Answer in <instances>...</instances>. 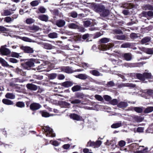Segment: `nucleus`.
Wrapping results in <instances>:
<instances>
[{
  "mask_svg": "<svg viewBox=\"0 0 153 153\" xmlns=\"http://www.w3.org/2000/svg\"><path fill=\"white\" fill-rule=\"evenodd\" d=\"M35 61V60L34 59H30L28 61L22 64V67L25 69L29 70L30 67L34 66Z\"/></svg>",
  "mask_w": 153,
  "mask_h": 153,
  "instance_id": "nucleus-1",
  "label": "nucleus"
},
{
  "mask_svg": "<svg viewBox=\"0 0 153 153\" xmlns=\"http://www.w3.org/2000/svg\"><path fill=\"white\" fill-rule=\"evenodd\" d=\"M38 44L40 45L43 48L47 50H51L54 48V46L48 43L44 42H38Z\"/></svg>",
  "mask_w": 153,
  "mask_h": 153,
  "instance_id": "nucleus-2",
  "label": "nucleus"
},
{
  "mask_svg": "<svg viewBox=\"0 0 153 153\" xmlns=\"http://www.w3.org/2000/svg\"><path fill=\"white\" fill-rule=\"evenodd\" d=\"M46 136L49 137H55V134L53 133L52 129L48 126H46L44 128Z\"/></svg>",
  "mask_w": 153,
  "mask_h": 153,
  "instance_id": "nucleus-3",
  "label": "nucleus"
},
{
  "mask_svg": "<svg viewBox=\"0 0 153 153\" xmlns=\"http://www.w3.org/2000/svg\"><path fill=\"white\" fill-rule=\"evenodd\" d=\"M113 47V44L109 43L106 45L104 44H102L99 45L98 48L100 50L105 51L107 50H109Z\"/></svg>",
  "mask_w": 153,
  "mask_h": 153,
  "instance_id": "nucleus-4",
  "label": "nucleus"
},
{
  "mask_svg": "<svg viewBox=\"0 0 153 153\" xmlns=\"http://www.w3.org/2000/svg\"><path fill=\"white\" fill-rule=\"evenodd\" d=\"M105 6L102 4H96L93 7V10L96 12L97 13H100L102 11L104 10Z\"/></svg>",
  "mask_w": 153,
  "mask_h": 153,
  "instance_id": "nucleus-5",
  "label": "nucleus"
},
{
  "mask_svg": "<svg viewBox=\"0 0 153 153\" xmlns=\"http://www.w3.org/2000/svg\"><path fill=\"white\" fill-rule=\"evenodd\" d=\"M21 49L25 53H32L33 52V50L32 48L28 46L21 45L20 47Z\"/></svg>",
  "mask_w": 153,
  "mask_h": 153,
  "instance_id": "nucleus-6",
  "label": "nucleus"
},
{
  "mask_svg": "<svg viewBox=\"0 0 153 153\" xmlns=\"http://www.w3.org/2000/svg\"><path fill=\"white\" fill-rule=\"evenodd\" d=\"M5 47H7V45H5L1 47L0 49V52L3 55H7L10 53V51L8 49L5 48Z\"/></svg>",
  "mask_w": 153,
  "mask_h": 153,
  "instance_id": "nucleus-7",
  "label": "nucleus"
},
{
  "mask_svg": "<svg viewBox=\"0 0 153 153\" xmlns=\"http://www.w3.org/2000/svg\"><path fill=\"white\" fill-rule=\"evenodd\" d=\"M22 65L21 68H16L15 72L19 75L24 76L26 74V72L24 71L23 70L25 69L23 67L22 64Z\"/></svg>",
  "mask_w": 153,
  "mask_h": 153,
  "instance_id": "nucleus-8",
  "label": "nucleus"
},
{
  "mask_svg": "<svg viewBox=\"0 0 153 153\" xmlns=\"http://www.w3.org/2000/svg\"><path fill=\"white\" fill-rule=\"evenodd\" d=\"M41 107V105L39 103H33L31 104L30 106V109L32 110L39 109Z\"/></svg>",
  "mask_w": 153,
  "mask_h": 153,
  "instance_id": "nucleus-9",
  "label": "nucleus"
},
{
  "mask_svg": "<svg viewBox=\"0 0 153 153\" xmlns=\"http://www.w3.org/2000/svg\"><path fill=\"white\" fill-rule=\"evenodd\" d=\"M61 70L62 71L67 73H71L74 72L71 68L68 66L63 67L61 68Z\"/></svg>",
  "mask_w": 153,
  "mask_h": 153,
  "instance_id": "nucleus-10",
  "label": "nucleus"
},
{
  "mask_svg": "<svg viewBox=\"0 0 153 153\" xmlns=\"http://www.w3.org/2000/svg\"><path fill=\"white\" fill-rule=\"evenodd\" d=\"M65 21L62 19H59L56 22V25L59 27H61L65 25Z\"/></svg>",
  "mask_w": 153,
  "mask_h": 153,
  "instance_id": "nucleus-11",
  "label": "nucleus"
},
{
  "mask_svg": "<svg viewBox=\"0 0 153 153\" xmlns=\"http://www.w3.org/2000/svg\"><path fill=\"white\" fill-rule=\"evenodd\" d=\"M27 87L28 89L33 91H36L38 88L36 85L31 84H27Z\"/></svg>",
  "mask_w": 153,
  "mask_h": 153,
  "instance_id": "nucleus-12",
  "label": "nucleus"
},
{
  "mask_svg": "<svg viewBox=\"0 0 153 153\" xmlns=\"http://www.w3.org/2000/svg\"><path fill=\"white\" fill-rule=\"evenodd\" d=\"M143 16L146 17H147V16L153 17V12L152 11H148V12L144 11L143 12Z\"/></svg>",
  "mask_w": 153,
  "mask_h": 153,
  "instance_id": "nucleus-13",
  "label": "nucleus"
},
{
  "mask_svg": "<svg viewBox=\"0 0 153 153\" xmlns=\"http://www.w3.org/2000/svg\"><path fill=\"white\" fill-rule=\"evenodd\" d=\"M69 101L72 104H79L81 102V101L78 99H74L72 97L69 100Z\"/></svg>",
  "mask_w": 153,
  "mask_h": 153,
  "instance_id": "nucleus-14",
  "label": "nucleus"
},
{
  "mask_svg": "<svg viewBox=\"0 0 153 153\" xmlns=\"http://www.w3.org/2000/svg\"><path fill=\"white\" fill-rule=\"evenodd\" d=\"M73 85L72 82L70 81H66L62 83V85L65 88H68L71 86Z\"/></svg>",
  "mask_w": 153,
  "mask_h": 153,
  "instance_id": "nucleus-15",
  "label": "nucleus"
},
{
  "mask_svg": "<svg viewBox=\"0 0 153 153\" xmlns=\"http://www.w3.org/2000/svg\"><path fill=\"white\" fill-rule=\"evenodd\" d=\"M0 63L2 64V65L4 66L10 67L11 68H13L12 66L9 65L4 59L2 58H0Z\"/></svg>",
  "mask_w": 153,
  "mask_h": 153,
  "instance_id": "nucleus-16",
  "label": "nucleus"
},
{
  "mask_svg": "<svg viewBox=\"0 0 153 153\" xmlns=\"http://www.w3.org/2000/svg\"><path fill=\"white\" fill-rule=\"evenodd\" d=\"M122 126V123L121 121H119L118 122L114 123L112 124L111 127L112 128H118Z\"/></svg>",
  "mask_w": 153,
  "mask_h": 153,
  "instance_id": "nucleus-17",
  "label": "nucleus"
},
{
  "mask_svg": "<svg viewBox=\"0 0 153 153\" xmlns=\"http://www.w3.org/2000/svg\"><path fill=\"white\" fill-rule=\"evenodd\" d=\"M142 51L148 54H153V51L151 48H143L142 49Z\"/></svg>",
  "mask_w": 153,
  "mask_h": 153,
  "instance_id": "nucleus-18",
  "label": "nucleus"
},
{
  "mask_svg": "<svg viewBox=\"0 0 153 153\" xmlns=\"http://www.w3.org/2000/svg\"><path fill=\"white\" fill-rule=\"evenodd\" d=\"M12 13L9 9L4 10L2 13V15L4 16H8L11 15Z\"/></svg>",
  "mask_w": 153,
  "mask_h": 153,
  "instance_id": "nucleus-19",
  "label": "nucleus"
},
{
  "mask_svg": "<svg viewBox=\"0 0 153 153\" xmlns=\"http://www.w3.org/2000/svg\"><path fill=\"white\" fill-rule=\"evenodd\" d=\"M48 37L51 39H55L58 37V34L56 32L51 33L48 35Z\"/></svg>",
  "mask_w": 153,
  "mask_h": 153,
  "instance_id": "nucleus-20",
  "label": "nucleus"
},
{
  "mask_svg": "<svg viewBox=\"0 0 153 153\" xmlns=\"http://www.w3.org/2000/svg\"><path fill=\"white\" fill-rule=\"evenodd\" d=\"M2 102L4 104L7 105H13V102L7 99H3Z\"/></svg>",
  "mask_w": 153,
  "mask_h": 153,
  "instance_id": "nucleus-21",
  "label": "nucleus"
},
{
  "mask_svg": "<svg viewBox=\"0 0 153 153\" xmlns=\"http://www.w3.org/2000/svg\"><path fill=\"white\" fill-rule=\"evenodd\" d=\"M128 106L127 102H120L118 105L117 106L120 108H125Z\"/></svg>",
  "mask_w": 153,
  "mask_h": 153,
  "instance_id": "nucleus-22",
  "label": "nucleus"
},
{
  "mask_svg": "<svg viewBox=\"0 0 153 153\" xmlns=\"http://www.w3.org/2000/svg\"><path fill=\"white\" fill-rule=\"evenodd\" d=\"M46 10V9L44 7L41 6L39 7L38 10H37L36 12L37 13L39 12L41 13H44L45 12Z\"/></svg>",
  "mask_w": 153,
  "mask_h": 153,
  "instance_id": "nucleus-23",
  "label": "nucleus"
},
{
  "mask_svg": "<svg viewBox=\"0 0 153 153\" xmlns=\"http://www.w3.org/2000/svg\"><path fill=\"white\" fill-rule=\"evenodd\" d=\"M90 72L91 74L95 76H99L102 75L98 71L96 70H92L90 71Z\"/></svg>",
  "mask_w": 153,
  "mask_h": 153,
  "instance_id": "nucleus-24",
  "label": "nucleus"
},
{
  "mask_svg": "<svg viewBox=\"0 0 153 153\" xmlns=\"http://www.w3.org/2000/svg\"><path fill=\"white\" fill-rule=\"evenodd\" d=\"M5 97L8 99H14L15 97V95L13 93H7L5 95Z\"/></svg>",
  "mask_w": 153,
  "mask_h": 153,
  "instance_id": "nucleus-25",
  "label": "nucleus"
},
{
  "mask_svg": "<svg viewBox=\"0 0 153 153\" xmlns=\"http://www.w3.org/2000/svg\"><path fill=\"white\" fill-rule=\"evenodd\" d=\"M125 76H124L120 74L119 75V76H120V77H121L122 79H123L124 80L127 79H126V78L125 77L126 76H127L128 77L129 76L130 77L132 78V79H133V77L134 76L133 74H125Z\"/></svg>",
  "mask_w": 153,
  "mask_h": 153,
  "instance_id": "nucleus-26",
  "label": "nucleus"
},
{
  "mask_svg": "<svg viewBox=\"0 0 153 153\" xmlns=\"http://www.w3.org/2000/svg\"><path fill=\"white\" fill-rule=\"evenodd\" d=\"M124 59L127 61L130 60L131 59V54L130 53H126L124 55Z\"/></svg>",
  "mask_w": 153,
  "mask_h": 153,
  "instance_id": "nucleus-27",
  "label": "nucleus"
},
{
  "mask_svg": "<svg viewBox=\"0 0 153 153\" xmlns=\"http://www.w3.org/2000/svg\"><path fill=\"white\" fill-rule=\"evenodd\" d=\"M39 19L42 21H47L48 19V17L46 15H42L39 16Z\"/></svg>",
  "mask_w": 153,
  "mask_h": 153,
  "instance_id": "nucleus-28",
  "label": "nucleus"
},
{
  "mask_svg": "<svg viewBox=\"0 0 153 153\" xmlns=\"http://www.w3.org/2000/svg\"><path fill=\"white\" fill-rule=\"evenodd\" d=\"M70 117L74 120H80V116L76 114H71L70 116Z\"/></svg>",
  "mask_w": 153,
  "mask_h": 153,
  "instance_id": "nucleus-29",
  "label": "nucleus"
},
{
  "mask_svg": "<svg viewBox=\"0 0 153 153\" xmlns=\"http://www.w3.org/2000/svg\"><path fill=\"white\" fill-rule=\"evenodd\" d=\"M88 76L87 75L85 74H81L77 75V77L82 79H85L88 78Z\"/></svg>",
  "mask_w": 153,
  "mask_h": 153,
  "instance_id": "nucleus-30",
  "label": "nucleus"
},
{
  "mask_svg": "<svg viewBox=\"0 0 153 153\" xmlns=\"http://www.w3.org/2000/svg\"><path fill=\"white\" fill-rule=\"evenodd\" d=\"M151 40V38L149 37H145L143 38L141 40V42L142 44H145L149 42Z\"/></svg>",
  "mask_w": 153,
  "mask_h": 153,
  "instance_id": "nucleus-31",
  "label": "nucleus"
},
{
  "mask_svg": "<svg viewBox=\"0 0 153 153\" xmlns=\"http://www.w3.org/2000/svg\"><path fill=\"white\" fill-rule=\"evenodd\" d=\"M40 3V0H35L31 1L30 4L33 7H35L37 6Z\"/></svg>",
  "mask_w": 153,
  "mask_h": 153,
  "instance_id": "nucleus-32",
  "label": "nucleus"
},
{
  "mask_svg": "<svg viewBox=\"0 0 153 153\" xmlns=\"http://www.w3.org/2000/svg\"><path fill=\"white\" fill-rule=\"evenodd\" d=\"M153 111V107H149L146 108L144 112L148 113L152 112Z\"/></svg>",
  "mask_w": 153,
  "mask_h": 153,
  "instance_id": "nucleus-33",
  "label": "nucleus"
},
{
  "mask_svg": "<svg viewBox=\"0 0 153 153\" xmlns=\"http://www.w3.org/2000/svg\"><path fill=\"white\" fill-rule=\"evenodd\" d=\"M57 76V74L56 73H52L49 74L48 77L50 79H53L56 78Z\"/></svg>",
  "mask_w": 153,
  "mask_h": 153,
  "instance_id": "nucleus-34",
  "label": "nucleus"
},
{
  "mask_svg": "<svg viewBox=\"0 0 153 153\" xmlns=\"http://www.w3.org/2000/svg\"><path fill=\"white\" fill-rule=\"evenodd\" d=\"M118 40H125L126 36L124 35H118L115 37Z\"/></svg>",
  "mask_w": 153,
  "mask_h": 153,
  "instance_id": "nucleus-35",
  "label": "nucleus"
},
{
  "mask_svg": "<svg viewBox=\"0 0 153 153\" xmlns=\"http://www.w3.org/2000/svg\"><path fill=\"white\" fill-rule=\"evenodd\" d=\"M95 142H92L91 140H90L89 142L87 143V147H93L94 148H95Z\"/></svg>",
  "mask_w": 153,
  "mask_h": 153,
  "instance_id": "nucleus-36",
  "label": "nucleus"
},
{
  "mask_svg": "<svg viewBox=\"0 0 153 153\" xmlns=\"http://www.w3.org/2000/svg\"><path fill=\"white\" fill-rule=\"evenodd\" d=\"M35 20L31 18L27 19L26 20V23L29 25L35 22Z\"/></svg>",
  "mask_w": 153,
  "mask_h": 153,
  "instance_id": "nucleus-37",
  "label": "nucleus"
},
{
  "mask_svg": "<svg viewBox=\"0 0 153 153\" xmlns=\"http://www.w3.org/2000/svg\"><path fill=\"white\" fill-rule=\"evenodd\" d=\"M4 21L8 23H10L11 22L13 21V19H12L11 17L9 16H7L5 17L4 19Z\"/></svg>",
  "mask_w": 153,
  "mask_h": 153,
  "instance_id": "nucleus-38",
  "label": "nucleus"
},
{
  "mask_svg": "<svg viewBox=\"0 0 153 153\" xmlns=\"http://www.w3.org/2000/svg\"><path fill=\"white\" fill-rule=\"evenodd\" d=\"M68 27L70 28L76 29L78 27V26L74 23L69 24L68 25Z\"/></svg>",
  "mask_w": 153,
  "mask_h": 153,
  "instance_id": "nucleus-39",
  "label": "nucleus"
},
{
  "mask_svg": "<svg viewBox=\"0 0 153 153\" xmlns=\"http://www.w3.org/2000/svg\"><path fill=\"white\" fill-rule=\"evenodd\" d=\"M39 29V27L36 25H33L30 27V30L34 31H38Z\"/></svg>",
  "mask_w": 153,
  "mask_h": 153,
  "instance_id": "nucleus-40",
  "label": "nucleus"
},
{
  "mask_svg": "<svg viewBox=\"0 0 153 153\" xmlns=\"http://www.w3.org/2000/svg\"><path fill=\"white\" fill-rule=\"evenodd\" d=\"M81 88V87L79 85H76L73 87L72 88V90L74 92L76 91H79Z\"/></svg>",
  "mask_w": 153,
  "mask_h": 153,
  "instance_id": "nucleus-41",
  "label": "nucleus"
},
{
  "mask_svg": "<svg viewBox=\"0 0 153 153\" xmlns=\"http://www.w3.org/2000/svg\"><path fill=\"white\" fill-rule=\"evenodd\" d=\"M102 13L101 15H102V16L105 17L107 16L109 13V11L108 10L105 9H104V11H102Z\"/></svg>",
  "mask_w": 153,
  "mask_h": 153,
  "instance_id": "nucleus-42",
  "label": "nucleus"
},
{
  "mask_svg": "<svg viewBox=\"0 0 153 153\" xmlns=\"http://www.w3.org/2000/svg\"><path fill=\"white\" fill-rule=\"evenodd\" d=\"M94 97L98 101H102L103 100V98L100 95L96 94L95 95Z\"/></svg>",
  "mask_w": 153,
  "mask_h": 153,
  "instance_id": "nucleus-43",
  "label": "nucleus"
},
{
  "mask_svg": "<svg viewBox=\"0 0 153 153\" xmlns=\"http://www.w3.org/2000/svg\"><path fill=\"white\" fill-rule=\"evenodd\" d=\"M143 76L144 77V80L145 78L150 79L151 77V73H145L143 74Z\"/></svg>",
  "mask_w": 153,
  "mask_h": 153,
  "instance_id": "nucleus-44",
  "label": "nucleus"
},
{
  "mask_svg": "<svg viewBox=\"0 0 153 153\" xmlns=\"http://www.w3.org/2000/svg\"><path fill=\"white\" fill-rule=\"evenodd\" d=\"M137 77L139 79L142 80H144V77L143 74H137L136 75Z\"/></svg>",
  "mask_w": 153,
  "mask_h": 153,
  "instance_id": "nucleus-45",
  "label": "nucleus"
},
{
  "mask_svg": "<svg viewBox=\"0 0 153 153\" xmlns=\"http://www.w3.org/2000/svg\"><path fill=\"white\" fill-rule=\"evenodd\" d=\"M16 105L18 107L20 108H22L25 106V104L24 102H19L16 103Z\"/></svg>",
  "mask_w": 153,
  "mask_h": 153,
  "instance_id": "nucleus-46",
  "label": "nucleus"
},
{
  "mask_svg": "<svg viewBox=\"0 0 153 153\" xmlns=\"http://www.w3.org/2000/svg\"><path fill=\"white\" fill-rule=\"evenodd\" d=\"M143 119L140 117L135 116L134 117V120L137 121V122H140L142 121Z\"/></svg>",
  "mask_w": 153,
  "mask_h": 153,
  "instance_id": "nucleus-47",
  "label": "nucleus"
},
{
  "mask_svg": "<svg viewBox=\"0 0 153 153\" xmlns=\"http://www.w3.org/2000/svg\"><path fill=\"white\" fill-rule=\"evenodd\" d=\"M143 109L141 107H134V111L138 113H141L143 111Z\"/></svg>",
  "mask_w": 153,
  "mask_h": 153,
  "instance_id": "nucleus-48",
  "label": "nucleus"
},
{
  "mask_svg": "<svg viewBox=\"0 0 153 153\" xmlns=\"http://www.w3.org/2000/svg\"><path fill=\"white\" fill-rule=\"evenodd\" d=\"M109 41V39L106 38H103L100 40V42L102 43H106Z\"/></svg>",
  "mask_w": 153,
  "mask_h": 153,
  "instance_id": "nucleus-49",
  "label": "nucleus"
},
{
  "mask_svg": "<svg viewBox=\"0 0 153 153\" xmlns=\"http://www.w3.org/2000/svg\"><path fill=\"white\" fill-rule=\"evenodd\" d=\"M131 46V44L128 42L125 43L123 44L121 47L123 48H128L129 47Z\"/></svg>",
  "mask_w": 153,
  "mask_h": 153,
  "instance_id": "nucleus-50",
  "label": "nucleus"
},
{
  "mask_svg": "<svg viewBox=\"0 0 153 153\" xmlns=\"http://www.w3.org/2000/svg\"><path fill=\"white\" fill-rule=\"evenodd\" d=\"M47 67V65L45 64H42L39 66L37 68V70H40L42 69L43 68H46Z\"/></svg>",
  "mask_w": 153,
  "mask_h": 153,
  "instance_id": "nucleus-51",
  "label": "nucleus"
},
{
  "mask_svg": "<svg viewBox=\"0 0 153 153\" xmlns=\"http://www.w3.org/2000/svg\"><path fill=\"white\" fill-rule=\"evenodd\" d=\"M110 103L113 105H116L118 103V101L116 99H114L110 101Z\"/></svg>",
  "mask_w": 153,
  "mask_h": 153,
  "instance_id": "nucleus-52",
  "label": "nucleus"
},
{
  "mask_svg": "<svg viewBox=\"0 0 153 153\" xmlns=\"http://www.w3.org/2000/svg\"><path fill=\"white\" fill-rule=\"evenodd\" d=\"M33 77L35 79H36L39 80H41L43 79V76L41 75H33Z\"/></svg>",
  "mask_w": 153,
  "mask_h": 153,
  "instance_id": "nucleus-53",
  "label": "nucleus"
},
{
  "mask_svg": "<svg viewBox=\"0 0 153 153\" xmlns=\"http://www.w3.org/2000/svg\"><path fill=\"white\" fill-rule=\"evenodd\" d=\"M103 98L106 101H110L111 100V97L109 96L105 95L103 96Z\"/></svg>",
  "mask_w": 153,
  "mask_h": 153,
  "instance_id": "nucleus-54",
  "label": "nucleus"
},
{
  "mask_svg": "<svg viewBox=\"0 0 153 153\" xmlns=\"http://www.w3.org/2000/svg\"><path fill=\"white\" fill-rule=\"evenodd\" d=\"M62 104L66 108H69L70 107V104L65 101L62 102Z\"/></svg>",
  "mask_w": 153,
  "mask_h": 153,
  "instance_id": "nucleus-55",
  "label": "nucleus"
},
{
  "mask_svg": "<svg viewBox=\"0 0 153 153\" xmlns=\"http://www.w3.org/2000/svg\"><path fill=\"white\" fill-rule=\"evenodd\" d=\"M145 10H153V7L151 5H146L145 7Z\"/></svg>",
  "mask_w": 153,
  "mask_h": 153,
  "instance_id": "nucleus-56",
  "label": "nucleus"
},
{
  "mask_svg": "<svg viewBox=\"0 0 153 153\" xmlns=\"http://www.w3.org/2000/svg\"><path fill=\"white\" fill-rule=\"evenodd\" d=\"M70 16L73 18H75L77 17V14L76 12L73 11L70 13Z\"/></svg>",
  "mask_w": 153,
  "mask_h": 153,
  "instance_id": "nucleus-57",
  "label": "nucleus"
},
{
  "mask_svg": "<svg viewBox=\"0 0 153 153\" xmlns=\"http://www.w3.org/2000/svg\"><path fill=\"white\" fill-rule=\"evenodd\" d=\"M42 117H48L50 116L49 114L48 113L44 111L42 112Z\"/></svg>",
  "mask_w": 153,
  "mask_h": 153,
  "instance_id": "nucleus-58",
  "label": "nucleus"
},
{
  "mask_svg": "<svg viewBox=\"0 0 153 153\" xmlns=\"http://www.w3.org/2000/svg\"><path fill=\"white\" fill-rule=\"evenodd\" d=\"M11 56L13 57L18 58L19 56V53L13 52L12 53Z\"/></svg>",
  "mask_w": 153,
  "mask_h": 153,
  "instance_id": "nucleus-59",
  "label": "nucleus"
},
{
  "mask_svg": "<svg viewBox=\"0 0 153 153\" xmlns=\"http://www.w3.org/2000/svg\"><path fill=\"white\" fill-rule=\"evenodd\" d=\"M10 62L13 63H16L18 62V61L16 59L13 58H10L9 59Z\"/></svg>",
  "mask_w": 153,
  "mask_h": 153,
  "instance_id": "nucleus-60",
  "label": "nucleus"
},
{
  "mask_svg": "<svg viewBox=\"0 0 153 153\" xmlns=\"http://www.w3.org/2000/svg\"><path fill=\"white\" fill-rule=\"evenodd\" d=\"M102 143V142L100 140H97L95 142V148H97L99 147Z\"/></svg>",
  "mask_w": 153,
  "mask_h": 153,
  "instance_id": "nucleus-61",
  "label": "nucleus"
},
{
  "mask_svg": "<svg viewBox=\"0 0 153 153\" xmlns=\"http://www.w3.org/2000/svg\"><path fill=\"white\" fill-rule=\"evenodd\" d=\"M107 85L108 87H112L114 85V83L112 81L109 82Z\"/></svg>",
  "mask_w": 153,
  "mask_h": 153,
  "instance_id": "nucleus-62",
  "label": "nucleus"
},
{
  "mask_svg": "<svg viewBox=\"0 0 153 153\" xmlns=\"http://www.w3.org/2000/svg\"><path fill=\"white\" fill-rule=\"evenodd\" d=\"M65 78V76L62 74H60L58 76V79L59 80H62Z\"/></svg>",
  "mask_w": 153,
  "mask_h": 153,
  "instance_id": "nucleus-63",
  "label": "nucleus"
},
{
  "mask_svg": "<svg viewBox=\"0 0 153 153\" xmlns=\"http://www.w3.org/2000/svg\"><path fill=\"white\" fill-rule=\"evenodd\" d=\"M91 24V22L89 21H85L84 22V25L85 26L88 27Z\"/></svg>",
  "mask_w": 153,
  "mask_h": 153,
  "instance_id": "nucleus-64",
  "label": "nucleus"
}]
</instances>
